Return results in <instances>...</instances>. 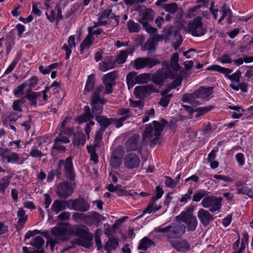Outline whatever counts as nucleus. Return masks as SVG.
Returning <instances> with one entry per match:
<instances>
[{"instance_id":"obj_1","label":"nucleus","mask_w":253,"mask_h":253,"mask_svg":"<svg viewBox=\"0 0 253 253\" xmlns=\"http://www.w3.org/2000/svg\"><path fill=\"white\" fill-rule=\"evenodd\" d=\"M163 124L154 121L153 122L154 128L152 125H147L142 134V141L150 140V146L153 147L156 144L161 143L160 135L163 130L166 121L163 119L161 120Z\"/></svg>"},{"instance_id":"obj_2","label":"nucleus","mask_w":253,"mask_h":253,"mask_svg":"<svg viewBox=\"0 0 253 253\" xmlns=\"http://www.w3.org/2000/svg\"><path fill=\"white\" fill-rule=\"evenodd\" d=\"M186 227L181 223H173L169 225L163 227L159 226L154 229L156 232L165 234L168 240L179 238L183 236L185 232Z\"/></svg>"},{"instance_id":"obj_3","label":"nucleus","mask_w":253,"mask_h":253,"mask_svg":"<svg viewBox=\"0 0 253 253\" xmlns=\"http://www.w3.org/2000/svg\"><path fill=\"white\" fill-rule=\"evenodd\" d=\"M104 89V87L102 85L97 86L91 96V113L94 116H96L101 114L103 111V105L107 103V100L100 96V93Z\"/></svg>"},{"instance_id":"obj_4","label":"nucleus","mask_w":253,"mask_h":253,"mask_svg":"<svg viewBox=\"0 0 253 253\" xmlns=\"http://www.w3.org/2000/svg\"><path fill=\"white\" fill-rule=\"evenodd\" d=\"M62 166H64V172L67 179L69 180H74L76 174L74 171L72 158L68 157L65 160L61 159L59 160L57 164V168L54 170L57 178H60L62 175Z\"/></svg>"},{"instance_id":"obj_5","label":"nucleus","mask_w":253,"mask_h":253,"mask_svg":"<svg viewBox=\"0 0 253 253\" xmlns=\"http://www.w3.org/2000/svg\"><path fill=\"white\" fill-rule=\"evenodd\" d=\"M194 210V208L193 206H190L179 215L181 220L187 225L188 231L190 232L195 231L198 225L197 218L193 215Z\"/></svg>"},{"instance_id":"obj_6","label":"nucleus","mask_w":253,"mask_h":253,"mask_svg":"<svg viewBox=\"0 0 253 253\" xmlns=\"http://www.w3.org/2000/svg\"><path fill=\"white\" fill-rule=\"evenodd\" d=\"M188 30L194 37H201L204 35L207 31L202 22V17L197 16L189 22L188 25Z\"/></svg>"},{"instance_id":"obj_7","label":"nucleus","mask_w":253,"mask_h":253,"mask_svg":"<svg viewBox=\"0 0 253 253\" xmlns=\"http://www.w3.org/2000/svg\"><path fill=\"white\" fill-rule=\"evenodd\" d=\"M223 198L213 196H209L205 197L202 201V206L206 208H209V211L211 212H214L219 211L221 207V201Z\"/></svg>"},{"instance_id":"obj_8","label":"nucleus","mask_w":253,"mask_h":253,"mask_svg":"<svg viewBox=\"0 0 253 253\" xmlns=\"http://www.w3.org/2000/svg\"><path fill=\"white\" fill-rule=\"evenodd\" d=\"M160 63V61L155 58L139 57L134 60L133 67L136 70L144 68L151 69Z\"/></svg>"},{"instance_id":"obj_9","label":"nucleus","mask_w":253,"mask_h":253,"mask_svg":"<svg viewBox=\"0 0 253 253\" xmlns=\"http://www.w3.org/2000/svg\"><path fill=\"white\" fill-rule=\"evenodd\" d=\"M51 233L54 240L59 242L68 241L69 239L67 234V226L65 224H58L51 230Z\"/></svg>"},{"instance_id":"obj_10","label":"nucleus","mask_w":253,"mask_h":253,"mask_svg":"<svg viewBox=\"0 0 253 253\" xmlns=\"http://www.w3.org/2000/svg\"><path fill=\"white\" fill-rule=\"evenodd\" d=\"M69 209L81 212L89 211L90 205L84 198H79L74 200H69Z\"/></svg>"},{"instance_id":"obj_11","label":"nucleus","mask_w":253,"mask_h":253,"mask_svg":"<svg viewBox=\"0 0 253 253\" xmlns=\"http://www.w3.org/2000/svg\"><path fill=\"white\" fill-rule=\"evenodd\" d=\"M140 139V136L138 133L133 134L131 136L125 144L126 152L140 151L142 148V144Z\"/></svg>"},{"instance_id":"obj_12","label":"nucleus","mask_w":253,"mask_h":253,"mask_svg":"<svg viewBox=\"0 0 253 253\" xmlns=\"http://www.w3.org/2000/svg\"><path fill=\"white\" fill-rule=\"evenodd\" d=\"M158 91L153 84H150L135 87L134 94L137 98L141 99L147 97L152 92H157Z\"/></svg>"},{"instance_id":"obj_13","label":"nucleus","mask_w":253,"mask_h":253,"mask_svg":"<svg viewBox=\"0 0 253 253\" xmlns=\"http://www.w3.org/2000/svg\"><path fill=\"white\" fill-rule=\"evenodd\" d=\"M56 192L60 198L65 199L71 195L74 190L69 182L64 181L58 184Z\"/></svg>"},{"instance_id":"obj_14","label":"nucleus","mask_w":253,"mask_h":253,"mask_svg":"<svg viewBox=\"0 0 253 253\" xmlns=\"http://www.w3.org/2000/svg\"><path fill=\"white\" fill-rule=\"evenodd\" d=\"M140 161L139 157L135 153H130L126 155L124 158L125 167L128 169L138 168Z\"/></svg>"},{"instance_id":"obj_15","label":"nucleus","mask_w":253,"mask_h":253,"mask_svg":"<svg viewBox=\"0 0 253 253\" xmlns=\"http://www.w3.org/2000/svg\"><path fill=\"white\" fill-rule=\"evenodd\" d=\"M198 217L204 227H207L213 220V215L209 211L200 209L198 212Z\"/></svg>"},{"instance_id":"obj_16","label":"nucleus","mask_w":253,"mask_h":253,"mask_svg":"<svg viewBox=\"0 0 253 253\" xmlns=\"http://www.w3.org/2000/svg\"><path fill=\"white\" fill-rule=\"evenodd\" d=\"M168 77L173 79L175 78V76L172 73H170V75H168L165 72L159 70L153 75L152 80L155 84L161 85L163 83L165 79Z\"/></svg>"},{"instance_id":"obj_17","label":"nucleus","mask_w":253,"mask_h":253,"mask_svg":"<svg viewBox=\"0 0 253 253\" xmlns=\"http://www.w3.org/2000/svg\"><path fill=\"white\" fill-rule=\"evenodd\" d=\"M69 200L67 201L57 200L52 204L51 209L53 212L58 214L65 210L67 207L69 208Z\"/></svg>"},{"instance_id":"obj_18","label":"nucleus","mask_w":253,"mask_h":253,"mask_svg":"<svg viewBox=\"0 0 253 253\" xmlns=\"http://www.w3.org/2000/svg\"><path fill=\"white\" fill-rule=\"evenodd\" d=\"M17 215L19 219L15 224V227L17 231H20L23 229L27 220V215H26L25 211L22 208H20L17 211Z\"/></svg>"},{"instance_id":"obj_19","label":"nucleus","mask_w":253,"mask_h":253,"mask_svg":"<svg viewBox=\"0 0 253 253\" xmlns=\"http://www.w3.org/2000/svg\"><path fill=\"white\" fill-rule=\"evenodd\" d=\"M44 243V240L40 236L36 237L30 242V245L34 246L36 250L32 251V253H43L44 249L43 245Z\"/></svg>"},{"instance_id":"obj_20","label":"nucleus","mask_w":253,"mask_h":253,"mask_svg":"<svg viewBox=\"0 0 253 253\" xmlns=\"http://www.w3.org/2000/svg\"><path fill=\"white\" fill-rule=\"evenodd\" d=\"M93 27H89L88 28V34L80 44V50L82 52L85 49L89 48L93 42V40H91V37L92 36V30H93Z\"/></svg>"},{"instance_id":"obj_21","label":"nucleus","mask_w":253,"mask_h":253,"mask_svg":"<svg viewBox=\"0 0 253 253\" xmlns=\"http://www.w3.org/2000/svg\"><path fill=\"white\" fill-rule=\"evenodd\" d=\"M168 242L170 243L171 246L178 252H180L181 249L186 250L190 249V245L185 240H180L176 242H174L172 240H168Z\"/></svg>"},{"instance_id":"obj_22","label":"nucleus","mask_w":253,"mask_h":253,"mask_svg":"<svg viewBox=\"0 0 253 253\" xmlns=\"http://www.w3.org/2000/svg\"><path fill=\"white\" fill-rule=\"evenodd\" d=\"M41 96V92H36L33 91L31 88H29L26 92L25 97L30 102V105L32 106L37 107L38 98Z\"/></svg>"},{"instance_id":"obj_23","label":"nucleus","mask_w":253,"mask_h":253,"mask_svg":"<svg viewBox=\"0 0 253 253\" xmlns=\"http://www.w3.org/2000/svg\"><path fill=\"white\" fill-rule=\"evenodd\" d=\"M95 120L100 126L101 129H105L114 122V119H108L106 116L97 115L95 116Z\"/></svg>"},{"instance_id":"obj_24","label":"nucleus","mask_w":253,"mask_h":253,"mask_svg":"<svg viewBox=\"0 0 253 253\" xmlns=\"http://www.w3.org/2000/svg\"><path fill=\"white\" fill-rule=\"evenodd\" d=\"M198 98L205 99L213 93L212 87H200L198 90L195 91Z\"/></svg>"},{"instance_id":"obj_25","label":"nucleus","mask_w":253,"mask_h":253,"mask_svg":"<svg viewBox=\"0 0 253 253\" xmlns=\"http://www.w3.org/2000/svg\"><path fill=\"white\" fill-rule=\"evenodd\" d=\"M94 115L91 113L90 107L85 106L84 108V113L78 117V121L79 123H83L92 119Z\"/></svg>"},{"instance_id":"obj_26","label":"nucleus","mask_w":253,"mask_h":253,"mask_svg":"<svg viewBox=\"0 0 253 253\" xmlns=\"http://www.w3.org/2000/svg\"><path fill=\"white\" fill-rule=\"evenodd\" d=\"M198 98L195 92L192 93H186L183 95L181 100L182 102H187L190 104L197 106L199 104V102L196 100Z\"/></svg>"},{"instance_id":"obj_27","label":"nucleus","mask_w":253,"mask_h":253,"mask_svg":"<svg viewBox=\"0 0 253 253\" xmlns=\"http://www.w3.org/2000/svg\"><path fill=\"white\" fill-rule=\"evenodd\" d=\"M93 239V234H89V235L84 237L80 238L76 240V244L81 245L85 248L89 249L92 247V241Z\"/></svg>"},{"instance_id":"obj_28","label":"nucleus","mask_w":253,"mask_h":253,"mask_svg":"<svg viewBox=\"0 0 253 253\" xmlns=\"http://www.w3.org/2000/svg\"><path fill=\"white\" fill-rule=\"evenodd\" d=\"M115 61L111 58L105 59L99 64V69L102 71H106L108 70L114 68L115 65Z\"/></svg>"},{"instance_id":"obj_29","label":"nucleus","mask_w":253,"mask_h":253,"mask_svg":"<svg viewBox=\"0 0 253 253\" xmlns=\"http://www.w3.org/2000/svg\"><path fill=\"white\" fill-rule=\"evenodd\" d=\"M68 42L69 47L66 44H64L62 47V49L66 51V59H68L71 55L72 52L71 48L73 47H75L76 45L75 39L74 36L69 37Z\"/></svg>"},{"instance_id":"obj_30","label":"nucleus","mask_w":253,"mask_h":253,"mask_svg":"<svg viewBox=\"0 0 253 253\" xmlns=\"http://www.w3.org/2000/svg\"><path fill=\"white\" fill-rule=\"evenodd\" d=\"M152 245L154 246L155 243L149 238L145 237L140 241L139 245L138 246V249L141 250H146Z\"/></svg>"},{"instance_id":"obj_31","label":"nucleus","mask_w":253,"mask_h":253,"mask_svg":"<svg viewBox=\"0 0 253 253\" xmlns=\"http://www.w3.org/2000/svg\"><path fill=\"white\" fill-rule=\"evenodd\" d=\"M74 135V138L73 141V143L74 146L84 145L85 141V135L83 133L80 132H75Z\"/></svg>"},{"instance_id":"obj_32","label":"nucleus","mask_w":253,"mask_h":253,"mask_svg":"<svg viewBox=\"0 0 253 253\" xmlns=\"http://www.w3.org/2000/svg\"><path fill=\"white\" fill-rule=\"evenodd\" d=\"M95 83V75L91 74L87 77L84 91L89 92L92 90Z\"/></svg>"},{"instance_id":"obj_33","label":"nucleus","mask_w":253,"mask_h":253,"mask_svg":"<svg viewBox=\"0 0 253 253\" xmlns=\"http://www.w3.org/2000/svg\"><path fill=\"white\" fill-rule=\"evenodd\" d=\"M208 70H211L224 74L228 79L229 76H230V74L232 72L231 69L225 68L217 65L210 66L208 68Z\"/></svg>"},{"instance_id":"obj_34","label":"nucleus","mask_w":253,"mask_h":253,"mask_svg":"<svg viewBox=\"0 0 253 253\" xmlns=\"http://www.w3.org/2000/svg\"><path fill=\"white\" fill-rule=\"evenodd\" d=\"M119 245V239L113 238L109 239L108 241L106 243L104 249L108 252L110 253L111 249H115Z\"/></svg>"},{"instance_id":"obj_35","label":"nucleus","mask_w":253,"mask_h":253,"mask_svg":"<svg viewBox=\"0 0 253 253\" xmlns=\"http://www.w3.org/2000/svg\"><path fill=\"white\" fill-rule=\"evenodd\" d=\"M155 17V12L151 9L147 8L142 13V17L138 20L140 21H146V20L152 21Z\"/></svg>"},{"instance_id":"obj_36","label":"nucleus","mask_w":253,"mask_h":253,"mask_svg":"<svg viewBox=\"0 0 253 253\" xmlns=\"http://www.w3.org/2000/svg\"><path fill=\"white\" fill-rule=\"evenodd\" d=\"M88 218L94 220L96 222V226H98L102 221H104L106 218L96 211H91L88 215Z\"/></svg>"},{"instance_id":"obj_37","label":"nucleus","mask_w":253,"mask_h":253,"mask_svg":"<svg viewBox=\"0 0 253 253\" xmlns=\"http://www.w3.org/2000/svg\"><path fill=\"white\" fill-rule=\"evenodd\" d=\"M150 79V75L149 73H143L136 76L135 78V83L146 84L147 83Z\"/></svg>"},{"instance_id":"obj_38","label":"nucleus","mask_w":253,"mask_h":253,"mask_svg":"<svg viewBox=\"0 0 253 253\" xmlns=\"http://www.w3.org/2000/svg\"><path fill=\"white\" fill-rule=\"evenodd\" d=\"M116 72L113 71L104 75L102 78L103 83L114 84L116 79Z\"/></svg>"},{"instance_id":"obj_39","label":"nucleus","mask_w":253,"mask_h":253,"mask_svg":"<svg viewBox=\"0 0 253 253\" xmlns=\"http://www.w3.org/2000/svg\"><path fill=\"white\" fill-rule=\"evenodd\" d=\"M10 182V177L4 176L0 180V191L4 193L5 189L8 187Z\"/></svg>"},{"instance_id":"obj_40","label":"nucleus","mask_w":253,"mask_h":253,"mask_svg":"<svg viewBox=\"0 0 253 253\" xmlns=\"http://www.w3.org/2000/svg\"><path fill=\"white\" fill-rule=\"evenodd\" d=\"M128 30L131 33H138L140 29V26L138 23L130 20L127 22Z\"/></svg>"},{"instance_id":"obj_41","label":"nucleus","mask_w":253,"mask_h":253,"mask_svg":"<svg viewBox=\"0 0 253 253\" xmlns=\"http://www.w3.org/2000/svg\"><path fill=\"white\" fill-rule=\"evenodd\" d=\"M43 235L47 239V244H50V249L52 251L54 250V246L56 244H59V242L54 240L53 238H52L48 232L44 231L43 232Z\"/></svg>"},{"instance_id":"obj_42","label":"nucleus","mask_w":253,"mask_h":253,"mask_svg":"<svg viewBox=\"0 0 253 253\" xmlns=\"http://www.w3.org/2000/svg\"><path fill=\"white\" fill-rule=\"evenodd\" d=\"M214 108L213 106H208L205 107H198L195 109V112H197V114L196 115V117H199L205 113L208 112L209 111Z\"/></svg>"},{"instance_id":"obj_43","label":"nucleus","mask_w":253,"mask_h":253,"mask_svg":"<svg viewBox=\"0 0 253 253\" xmlns=\"http://www.w3.org/2000/svg\"><path fill=\"white\" fill-rule=\"evenodd\" d=\"M165 10L170 14H174L177 10V5L175 2H172L164 5Z\"/></svg>"},{"instance_id":"obj_44","label":"nucleus","mask_w":253,"mask_h":253,"mask_svg":"<svg viewBox=\"0 0 253 253\" xmlns=\"http://www.w3.org/2000/svg\"><path fill=\"white\" fill-rule=\"evenodd\" d=\"M237 194H244L248 196L250 198H253V192L252 190L247 186H243L237 190Z\"/></svg>"},{"instance_id":"obj_45","label":"nucleus","mask_w":253,"mask_h":253,"mask_svg":"<svg viewBox=\"0 0 253 253\" xmlns=\"http://www.w3.org/2000/svg\"><path fill=\"white\" fill-rule=\"evenodd\" d=\"M208 192L205 190L198 191L193 196V201L194 202H198L203 198L208 195Z\"/></svg>"},{"instance_id":"obj_46","label":"nucleus","mask_w":253,"mask_h":253,"mask_svg":"<svg viewBox=\"0 0 253 253\" xmlns=\"http://www.w3.org/2000/svg\"><path fill=\"white\" fill-rule=\"evenodd\" d=\"M172 94L164 95L162 96L159 101V104L163 107H167L170 101V99L172 97Z\"/></svg>"},{"instance_id":"obj_47","label":"nucleus","mask_w":253,"mask_h":253,"mask_svg":"<svg viewBox=\"0 0 253 253\" xmlns=\"http://www.w3.org/2000/svg\"><path fill=\"white\" fill-rule=\"evenodd\" d=\"M140 23L146 31L150 34H155L157 31L156 28L149 26L147 21H140Z\"/></svg>"},{"instance_id":"obj_48","label":"nucleus","mask_w":253,"mask_h":253,"mask_svg":"<svg viewBox=\"0 0 253 253\" xmlns=\"http://www.w3.org/2000/svg\"><path fill=\"white\" fill-rule=\"evenodd\" d=\"M20 59V56L19 55H17L14 58V59L13 60V61L11 62L10 65L8 66V67L7 68V69L5 70L4 74H8L10 73L13 70L15 67L16 65L17 64L18 62L19 61Z\"/></svg>"},{"instance_id":"obj_49","label":"nucleus","mask_w":253,"mask_h":253,"mask_svg":"<svg viewBox=\"0 0 253 253\" xmlns=\"http://www.w3.org/2000/svg\"><path fill=\"white\" fill-rule=\"evenodd\" d=\"M125 154V150L122 145L118 146L113 151L112 156L121 158Z\"/></svg>"},{"instance_id":"obj_50","label":"nucleus","mask_w":253,"mask_h":253,"mask_svg":"<svg viewBox=\"0 0 253 253\" xmlns=\"http://www.w3.org/2000/svg\"><path fill=\"white\" fill-rule=\"evenodd\" d=\"M105 130L99 128L95 133L94 146L95 147L98 146L100 141L102 139V135Z\"/></svg>"},{"instance_id":"obj_51","label":"nucleus","mask_w":253,"mask_h":253,"mask_svg":"<svg viewBox=\"0 0 253 253\" xmlns=\"http://www.w3.org/2000/svg\"><path fill=\"white\" fill-rule=\"evenodd\" d=\"M127 58L126 54L124 50H121L117 56L115 62L119 64H123L126 62Z\"/></svg>"},{"instance_id":"obj_52","label":"nucleus","mask_w":253,"mask_h":253,"mask_svg":"<svg viewBox=\"0 0 253 253\" xmlns=\"http://www.w3.org/2000/svg\"><path fill=\"white\" fill-rule=\"evenodd\" d=\"M91 234V233L82 227H78L75 231L76 235L80 238L85 237Z\"/></svg>"},{"instance_id":"obj_53","label":"nucleus","mask_w":253,"mask_h":253,"mask_svg":"<svg viewBox=\"0 0 253 253\" xmlns=\"http://www.w3.org/2000/svg\"><path fill=\"white\" fill-rule=\"evenodd\" d=\"M235 159L239 167H243L245 164V158L244 154L238 153L235 156Z\"/></svg>"},{"instance_id":"obj_54","label":"nucleus","mask_w":253,"mask_h":253,"mask_svg":"<svg viewBox=\"0 0 253 253\" xmlns=\"http://www.w3.org/2000/svg\"><path fill=\"white\" fill-rule=\"evenodd\" d=\"M122 158L111 156V166L114 169H118L121 164Z\"/></svg>"},{"instance_id":"obj_55","label":"nucleus","mask_w":253,"mask_h":253,"mask_svg":"<svg viewBox=\"0 0 253 253\" xmlns=\"http://www.w3.org/2000/svg\"><path fill=\"white\" fill-rule=\"evenodd\" d=\"M38 79L37 77L33 76L30 80H27L24 83L26 84V86L28 85L31 88L35 87L38 84Z\"/></svg>"},{"instance_id":"obj_56","label":"nucleus","mask_w":253,"mask_h":253,"mask_svg":"<svg viewBox=\"0 0 253 253\" xmlns=\"http://www.w3.org/2000/svg\"><path fill=\"white\" fill-rule=\"evenodd\" d=\"M193 194V190L189 189L187 193L182 195L181 198L180 199L179 201L181 203H186L188 200L191 198V195Z\"/></svg>"},{"instance_id":"obj_57","label":"nucleus","mask_w":253,"mask_h":253,"mask_svg":"<svg viewBox=\"0 0 253 253\" xmlns=\"http://www.w3.org/2000/svg\"><path fill=\"white\" fill-rule=\"evenodd\" d=\"M165 178H166L165 183L167 187L170 188H174L176 187L177 182H175L174 180L168 176H166Z\"/></svg>"},{"instance_id":"obj_58","label":"nucleus","mask_w":253,"mask_h":253,"mask_svg":"<svg viewBox=\"0 0 253 253\" xmlns=\"http://www.w3.org/2000/svg\"><path fill=\"white\" fill-rule=\"evenodd\" d=\"M26 86V84L23 83L20 85L18 86L14 90V94L15 96H18L19 95H22L23 90Z\"/></svg>"},{"instance_id":"obj_59","label":"nucleus","mask_w":253,"mask_h":253,"mask_svg":"<svg viewBox=\"0 0 253 253\" xmlns=\"http://www.w3.org/2000/svg\"><path fill=\"white\" fill-rule=\"evenodd\" d=\"M156 43L154 39H149L145 44V46L147 50H151L155 49Z\"/></svg>"},{"instance_id":"obj_60","label":"nucleus","mask_w":253,"mask_h":253,"mask_svg":"<svg viewBox=\"0 0 253 253\" xmlns=\"http://www.w3.org/2000/svg\"><path fill=\"white\" fill-rule=\"evenodd\" d=\"M154 116L155 110L153 108H151L146 113V115L144 116L142 119V123H144L148 122L149 120V118H154Z\"/></svg>"},{"instance_id":"obj_61","label":"nucleus","mask_w":253,"mask_h":253,"mask_svg":"<svg viewBox=\"0 0 253 253\" xmlns=\"http://www.w3.org/2000/svg\"><path fill=\"white\" fill-rule=\"evenodd\" d=\"M221 10L222 12V16H223L224 18H225L226 16H228L229 18H231V10L229 8L227 7L225 4L222 6Z\"/></svg>"},{"instance_id":"obj_62","label":"nucleus","mask_w":253,"mask_h":253,"mask_svg":"<svg viewBox=\"0 0 253 253\" xmlns=\"http://www.w3.org/2000/svg\"><path fill=\"white\" fill-rule=\"evenodd\" d=\"M128 119V116H123L122 117L118 119H114V123L116 125V127L119 128L123 125L124 122Z\"/></svg>"},{"instance_id":"obj_63","label":"nucleus","mask_w":253,"mask_h":253,"mask_svg":"<svg viewBox=\"0 0 253 253\" xmlns=\"http://www.w3.org/2000/svg\"><path fill=\"white\" fill-rule=\"evenodd\" d=\"M73 218L75 220H83L88 218V215L82 213L75 212L72 215Z\"/></svg>"},{"instance_id":"obj_64","label":"nucleus","mask_w":253,"mask_h":253,"mask_svg":"<svg viewBox=\"0 0 253 253\" xmlns=\"http://www.w3.org/2000/svg\"><path fill=\"white\" fill-rule=\"evenodd\" d=\"M155 193L156 194V196H153V199L154 201H156L162 197L164 191L162 188L160 187V186H157L156 187Z\"/></svg>"}]
</instances>
